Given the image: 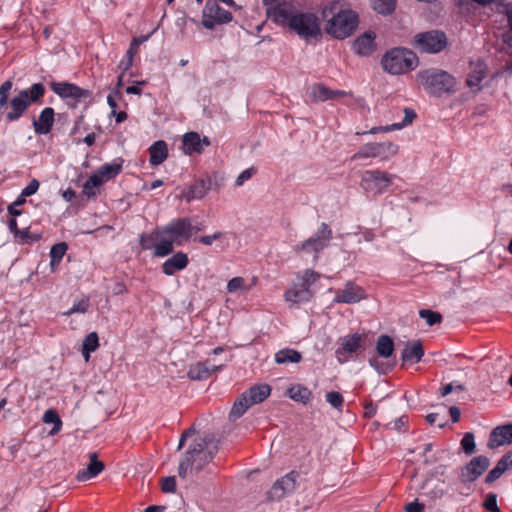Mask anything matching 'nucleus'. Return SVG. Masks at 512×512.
Masks as SVG:
<instances>
[{
	"label": "nucleus",
	"instance_id": "f257e3e1",
	"mask_svg": "<svg viewBox=\"0 0 512 512\" xmlns=\"http://www.w3.org/2000/svg\"><path fill=\"white\" fill-rule=\"evenodd\" d=\"M12 85V81L7 80L0 86V119L4 118L7 122L20 118L24 111L32 103L42 98L45 93L44 85L42 83H35L30 88L19 91L8 105L9 92Z\"/></svg>",
	"mask_w": 512,
	"mask_h": 512
},
{
	"label": "nucleus",
	"instance_id": "f03ea898",
	"mask_svg": "<svg viewBox=\"0 0 512 512\" xmlns=\"http://www.w3.org/2000/svg\"><path fill=\"white\" fill-rule=\"evenodd\" d=\"M327 23L325 31L336 39L349 37L358 25V15L349 9H341L339 3L333 2L323 10Z\"/></svg>",
	"mask_w": 512,
	"mask_h": 512
},
{
	"label": "nucleus",
	"instance_id": "7ed1b4c3",
	"mask_svg": "<svg viewBox=\"0 0 512 512\" xmlns=\"http://www.w3.org/2000/svg\"><path fill=\"white\" fill-rule=\"evenodd\" d=\"M194 227L189 218L173 220L159 229L161 243H158L153 252L156 257H165L173 252L174 243L181 245L193 235Z\"/></svg>",
	"mask_w": 512,
	"mask_h": 512
},
{
	"label": "nucleus",
	"instance_id": "20e7f679",
	"mask_svg": "<svg viewBox=\"0 0 512 512\" xmlns=\"http://www.w3.org/2000/svg\"><path fill=\"white\" fill-rule=\"evenodd\" d=\"M217 448V444L212 438L205 437L194 440L184 459L179 463V476L186 478L189 469L196 472L202 470L212 460Z\"/></svg>",
	"mask_w": 512,
	"mask_h": 512
},
{
	"label": "nucleus",
	"instance_id": "39448f33",
	"mask_svg": "<svg viewBox=\"0 0 512 512\" xmlns=\"http://www.w3.org/2000/svg\"><path fill=\"white\" fill-rule=\"evenodd\" d=\"M417 82L427 93L437 97L445 93H453L456 86V80L451 74L436 68L419 71Z\"/></svg>",
	"mask_w": 512,
	"mask_h": 512
},
{
	"label": "nucleus",
	"instance_id": "423d86ee",
	"mask_svg": "<svg viewBox=\"0 0 512 512\" xmlns=\"http://www.w3.org/2000/svg\"><path fill=\"white\" fill-rule=\"evenodd\" d=\"M383 69L393 75L405 74L418 65V57L414 52L405 48H394L382 58Z\"/></svg>",
	"mask_w": 512,
	"mask_h": 512
},
{
	"label": "nucleus",
	"instance_id": "0eeeda50",
	"mask_svg": "<svg viewBox=\"0 0 512 512\" xmlns=\"http://www.w3.org/2000/svg\"><path fill=\"white\" fill-rule=\"evenodd\" d=\"M320 278V274L312 269H306L296 276V281L284 293V298L291 304L308 302L313 297L311 286Z\"/></svg>",
	"mask_w": 512,
	"mask_h": 512
},
{
	"label": "nucleus",
	"instance_id": "6e6552de",
	"mask_svg": "<svg viewBox=\"0 0 512 512\" xmlns=\"http://www.w3.org/2000/svg\"><path fill=\"white\" fill-rule=\"evenodd\" d=\"M331 239V228L326 223H322L314 236L297 244L293 249L295 252L312 253L314 260H317L318 254L329 245Z\"/></svg>",
	"mask_w": 512,
	"mask_h": 512
},
{
	"label": "nucleus",
	"instance_id": "1a4fd4ad",
	"mask_svg": "<svg viewBox=\"0 0 512 512\" xmlns=\"http://www.w3.org/2000/svg\"><path fill=\"white\" fill-rule=\"evenodd\" d=\"M399 151V146L392 142H373L362 146L353 156L352 160L379 158L387 161Z\"/></svg>",
	"mask_w": 512,
	"mask_h": 512
},
{
	"label": "nucleus",
	"instance_id": "9d476101",
	"mask_svg": "<svg viewBox=\"0 0 512 512\" xmlns=\"http://www.w3.org/2000/svg\"><path fill=\"white\" fill-rule=\"evenodd\" d=\"M289 28L305 39L317 37L321 33L318 18L312 13L294 14L290 19Z\"/></svg>",
	"mask_w": 512,
	"mask_h": 512
},
{
	"label": "nucleus",
	"instance_id": "9b49d317",
	"mask_svg": "<svg viewBox=\"0 0 512 512\" xmlns=\"http://www.w3.org/2000/svg\"><path fill=\"white\" fill-rule=\"evenodd\" d=\"M446 46V35L437 30L418 33L414 37V47L422 53H439Z\"/></svg>",
	"mask_w": 512,
	"mask_h": 512
},
{
	"label": "nucleus",
	"instance_id": "f8f14e48",
	"mask_svg": "<svg viewBox=\"0 0 512 512\" xmlns=\"http://www.w3.org/2000/svg\"><path fill=\"white\" fill-rule=\"evenodd\" d=\"M394 176L379 169L367 170L362 174L361 186L374 194L383 193L393 182Z\"/></svg>",
	"mask_w": 512,
	"mask_h": 512
},
{
	"label": "nucleus",
	"instance_id": "ddd939ff",
	"mask_svg": "<svg viewBox=\"0 0 512 512\" xmlns=\"http://www.w3.org/2000/svg\"><path fill=\"white\" fill-rule=\"evenodd\" d=\"M232 20V14L221 8L217 0H207L202 12V24L207 29L225 24Z\"/></svg>",
	"mask_w": 512,
	"mask_h": 512
},
{
	"label": "nucleus",
	"instance_id": "4468645a",
	"mask_svg": "<svg viewBox=\"0 0 512 512\" xmlns=\"http://www.w3.org/2000/svg\"><path fill=\"white\" fill-rule=\"evenodd\" d=\"M51 89L62 98H71L77 101L88 99L92 95L90 90L82 89L68 82H53L51 83Z\"/></svg>",
	"mask_w": 512,
	"mask_h": 512
},
{
	"label": "nucleus",
	"instance_id": "2eb2a0df",
	"mask_svg": "<svg viewBox=\"0 0 512 512\" xmlns=\"http://www.w3.org/2000/svg\"><path fill=\"white\" fill-rule=\"evenodd\" d=\"M490 460L486 456L474 457L462 470L461 481L473 482L489 467Z\"/></svg>",
	"mask_w": 512,
	"mask_h": 512
},
{
	"label": "nucleus",
	"instance_id": "dca6fc26",
	"mask_svg": "<svg viewBox=\"0 0 512 512\" xmlns=\"http://www.w3.org/2000/svg\"><path fill=\"white\" fill-rule=\"evenodd\" d=\"M367 298L365 290L354 284L353 282H347L343 289L336 292L334 302L354 304Z\"/></svg>",
	"mask_w": 512,
	"mask_h": 512
},
{
	"label": "nucleus",
	"instance_id": "f3484780",
	"mask_svg": "<svg viewBox=\"0 0 512 512\" xmlns=\"http://www.w3.org/2000/svg\"><path fill=\"white\" fill-rule=\"evenodd\" d=\"M470 70L467 74L466 85L473 92H478L482 89L481 82L485 79L487 75V66L481 61H471L470 62Z\"/></svg>",
	"mask_w": 512,
	"mask_h": 512
},
{
	"label": "nucleus",
	"instance_id": "a211bd4d",
	"mask_svg": "<svg viewBox=\"0 0 512 512\" xmlns=\"http://www.w3.org/2000/svg\"><path fill=\"white\" fill-rule=\"evenodd\" d=\"M296 488V476L294 473H289L282 477L272 486L268 492L270 500H280L287 494L292 493Z\"/></svg>",
	"mask_w": 512,
	"mask_h": 512
},
{
	"label": "nucleus",
	"instance_id": "6ab92c4d",
	"mask_svg": "<svg viewBox=\"0 0 512 512\" xmlns=\"http://www.w3.org/2000/svg\"><path fill=\"white\" fill-rule=\"evenodd\" d=\"M210 188V178L207 177L205 179H199L195 181L193 184L183 189L180 198L185 199L187 202H190L194 199H201L207 194Z\"/></svg>",
	"mask_w": 512,
	"mask_h": 512
},
{
	"label": "nucleus",
	"instance_id": "aec40b11",
	"mask_svg": "<svg viewBox=\"0 0 512 512\" xmlns=\"http://www.w3.org/2000/svg\"><path fill=\"white\" fill-rule=\"evenodd\" d=\"M210 141L207 137L200 138L197 132H188L183 136V152L186 155L201 153L204 146H209Z\"/></svg>",
	"mask_w": 512,
	"mask_h": 512
},
{
	"label": "nucleus",
	"instance_id": "412c9836",
	"mask_svg": "<svg viewBox=\"0 0 512 512\" xmlns=\"http://www.w3.org/2000/svg\"><path fill=\"white\" fill-rule=\"evenodd\" d=\"M512 443V424L498 426L494 428L490 434L488 447L490 449L497 448L502 445Z\"/></svg>",
	"mask_w": 512,
	"mask_h": 512
},
{
	"label": "nucleus",
	"instance_id": "4be33fe9",
	"mask_svg": "<svg viewBox=\"0 0 512 512\" xmlns=\"http://www.w3.org/2000/svg\"><path fill=\"white\" fill-rule=\"evenodd\" d=\"M89 464L83 470L77 472L76 479L80 482L88 481L98 476L104 470V463L98 459V455L94 453L89 454Z\"/></svg>",
	"mask_w": 512,
	"mask_h": 512
},
{
	"label": "nucleus",
	"instance_id": "5701e85b",
	"mask_svg": "<svg viewBox=\"0 0 512 512\" xmlns=\"http://www.w3.org/2000/svg\"><path fill=\"white\" fill-rule=\"evenodd\" d=\"M375 38L374 32H365L360 35L353 43L354 52L360 56L372 54L376 49Z\"/></svg>",
	"mask_w": 512,
	"mask_h": 512
},
{
	"label": "nucleus",
	"instance_id": "b1692460",
	"mask_svg": "<svg viewBox=\"0 0 512 512\" xmlns=\"http://www.w3.org/2000/svg\"><path fill=\"white\" fill-rule=\"evenodd\" d=\"M188 263L189 259L187 254L183 252H177L162 264V272L165 275L171 276L175 272L185 269Z\"/></svg>",
	"mask_w": 512,
	"mask_h": 512
},
{
	"label": "nucleus",
	"instance_id": "393cba45",
	"mask_svg": "<svg viewBox=\"0 0 512 512\" xmlns=\"http://www.w3.org/2000/svg\"><path fill=\"white\" fill-rule=\"evenodd\" d=\"M415 118H416L415 111L410 108H405L404 109V119L402 122L394 123V124L387 125V126L373 127L368 132H362L361 134H366V133L377 134V133H386V132H390L393 130H400V129L404 128L405 126L410 125Z\"/></svg>",
	"mask_w": 512,
	"mask_h": 512
},
{
	"label": "nucleus",
	"instance_id": "a878e982",
	"mask_svg": "<svg viewBox=\"0 0 512 512\" xmlns=\"http://www.w3.org/2000/svg\"><path fill=\"white\" fill-rule=\"evenodd\" d=\"M422 490V494L428 497L432 502L441 499L446 493L444 481L435 479L426 480L422 486Z\"/></svg>",
	"mask_w": 512,
	"mask_h": 512
},
{
	"label": "nucleus",
	"instance_id": "bb28decb",
	"mask_svg": "<svg viewBox=\"0 0 512 512\" xmlns=\"http://www.w3.org/2000/svg\"><path fill=\"white\" fill-rule=\"evenodd\" d=\"M424 355L423 345L419 340L407 342L402 352V361L418 363Z\"/></svg>",
	"mask_w": 512,
	"mask_h": 512
},
{
	"label": "nucleus",
	"instance_id": "cd10ccee",
	"mask_svg": "<svg viewBox=\"0 0 512 512\" xmlns=\"http://www.w3.org/2000/svg\"><path fill=\"white\" fill-rule=\"evenodd\" d=\"M54 123V110L46 107L42 110L37 120L33 122L34 129L39 134H47Z\"/></svg>",
	"mask_w": 512,
	"mask_h": 512
},
{
	"label": "nucleus",
	"instance_id": "c85d7f7f",
	"mask_svg": "<svg viewBox=\"0 0 512 512\" xmlns=\"http://www.w3.org/2000/svg\"><path fill=\"white\" fill-rule=\"evenodd\" d=\"M257 278L251 277L250 279H245L243 277L237 276L230 279L227 283L226 290L229 294H235L237 292H248L257 284Z\"/></svg>",
	"mask_w": 512,
	"mask_h": 512
},
{
	"label": "nucleus",
	"instance_id": "c756f323",
	"mask_svg": "<svg viewBox=\"0 0 512 512\" xmlns=\"http://www.w3.org/2000/svg\"><path fill=\"white\" fill-rule=\"evenodd\" d=\"M311 97L314 101L324 102L345 95L344 91L331 90L322 84H315L311 87Z\"/></svg>",
	"mask_w": 512,
	"mask_h": 512
},
{
	"label": "nucleus",
	"instance_id": "7c9ffc66",
	"mask_svg": "<svg viewBox=\"0 0 512 512\" xmlns=\"http://www.w3.org/2000/svg\"><path fill=\"white\" fill-rule=\"evenodd\" d=\"M221 368L222 365L210 367L207 362H197L190 366L188 377L192 380H204L207 379L212 372L220 370Z\"/></svg>",
	"mask_w": 512,
	"mask_h": 512
},
{
	"label": "nucleus",
	"instance_id": "2f4dec72",
	"mask_svg": "<svg viewBox=\"0 0 512 512\" xmlns=\"http://www.w3.org/2000/svg\"><path fill=\"white\" fill-rule=\"evenodd\" d=\"M267 15L268 18L271 19L276 24L282 25V26H288L290 23V19L294 14L287 9L284 5H277L273 6L271 8H267Z\"/></svg>",
	"mask_w": 512,
	"mask_h": 512
},
{
	"label": "nucleus",
	"instance_id": "473e14b6",
	"mask_svg": "<svg viewBox=\"0 0 512 512\" xmlns=\"http://www.w3.org/2000/svg\"><path fill=\"white\" fill-rule=\"evenodd\" d=\"M364 337L361 334L347 335L340 339L341 348L337 350V356L341 360V356L346 353H354L361 346Z\"/></svg>",
	"mask_w": 512,
	"mask_h": 512
},
{
	"label": "nucleus",
	"instance_id": "72a5a7b5",
	"mask_svg": "<svg viewBox=\"0 0 512 512\" xmlns=\"http://www.w3.org/2000/svg\"><path fill=\"white\" fill-rule=\"evenodd\" d=\"M149 163L152 166H158L162 164L168 157L167 144L163 140L156 141L149 148Z\"/></svg>",
	"mask_w": 512,
	"mask_h": 512
},
{
	"label": "nucleus",
	"instance_id": "f704fd0d",
	"mask_svg": "<svg viewBox=\"0 0 512 512\" xmlns=\"http://www.w3.org/2000/svg\"><path fill=\"white\" fill-rule=\"evenodd\" d=\"M271 393V387L268 384L255 385L249 388L244 394L249 399V403L252 405L263 402L269 397Z\"/></svg>",
	"mask_w": 512,
	"mask_h": 512
},
{
	"label": "nucleus",
	"instance_id": "c9c22d12",
	"mask_svg": "<svg viewBox=\"0 0 512 512\" xmlns=\"http://www.w3.org/2000/svg\"><path fill=\"white\" fill-rule=\"evenodd\" d=\"M287 395L294 401L307 404L312 398V392L301 384L292 385L287 390Z\"/></svg>",
	"mask_w": 512,
	"mask_h": 512
},
{
	"label": "nucleus",
	"instance_id": "e433bc0d",
	"mask_svg": "<svg viewBox=\"0 0 512 512\" xmlns=\"http://www.w3.org/2000/svg\"><path fill=\"white\" fill-rule=\"evenodd\" d=\"M121 170V163H107L102 165L94 174L102 181V183H105L120 174Z\"/></svg>",
	"mask_w": 512,
	"mask_h": 512
},
{
	"label": "nucleus",
	"instance_id": "4c0bfd02",
	"mask_svg": "<svg viewBox=\"0 0 512 512\" xmlns=\"http://www.w3.org/2000/svg\"><path fill=\"white\" fill-rule=\"evenodd\" d=\"M301 360V353L291 348L281 349L275 354V362L278 364L299 363Z\"/></svg>",
	"mask_w": 512,
	"mask_h": 512
},
{
	"label": "nucleus",
	"instance_id": "58836bf2",
	"mask_svg": "<svg viewBox=\"0 0 512 512\" xmlns=\"http://www.w3.org/2000/svg\"><path fill=\"white\" fill-rule=\"evenodd\" d=\"M376 350L379 356L388 358L393 354L394 342L388 335H381L377 339Z\"/></svg>",
	"mask_w": 512,
	"mask_h": 512
},
{
	"label": "nucleus",
	"instance_id": "ea45409f",
	"mask_svg": "<svg viewBox=\"0 0 512 512\" xmlns=\"http://www.w3.org/2000/svg\"><path fill=\"white\" fill-rule=\"evenodd\" d=\"M43 422L45 424H53V428L49 431L50 436H54L62 429V420L54 409H48L43 415Z\"/></svg>",
	"mask_w": 512,
	"mask_h": 512
},
{
	"label": "nucleus",
	"instance_id": "a19ab883",
	"mask_svg": "<svg viewBox=\"0 0 512 512\" xmlns=\"http://www.w3.org/2000/svg\"><path fill=\"white\" fill-rule=\"evenodd\" d=\"M252 404L249 403V399L247 398V396L243 393L234 403L231 411H230V414H229V417L231 419H237L239 418L240 416H242L246 410L251 407Z\"/></svg>",
	"mask_w": 512,
	"mask_h": 512
},
{
	"label": "nucleus",
	"instance_id": "79ce46f5",
	"mask_svg": "<svg viewBox=\"0 0 512 512\" xmlns=\"http://www.w3.org/2000/svg\"><path fill=\"white\" fill-rule=\"evenodd\" d=\"M99 347V338L96 332L89 333L83 340L82 352L86 361L90 357V353Z\"/></svg>",
	"mask_w": 512,
	"mask_h": 512
},
{
	"label": "nucleus",
	"instance_id": "37998d69",
	"mask_svg": "<svg viewBox=\"0 0 512 512\" xmlns=\"http://www.w3.org/2000/svg\"><path fill=\"white\" fill-rule=\"evenodd\" d=\"M158 243H161V238L159 237V229L151 232L145 233L140 236V245L143 250L154 249Z\"/></svg>",
	"mask_w": 512,
	"mask_h": 512
},
{
	"label": "nucleus",
	"instance_id": "c03bdc74",
	"mask_svg": "<svg viewBox=\"0 0 512 512\" xmlns=\"http://www.w3.org/2000/svg\"><path fill=\"white\" fill-rule=\"evenodd\" d=\"M67 248L68 246L65 242H60L52 246L50 250V265L52 268L59 265L67 251Z\"/></svg>",
	"mask_w": 512,
	"mask_h": 512
},
{
	"label": "nucleus",
	"instance_id": "a18cd8bd",
	"mask_svg": "<svg viewBox=\"0 0 512 512\" xmlns=\"http://www.w3.org/2000/svg\"><path fill=\"white\" fill-rule=\"evenodd\" d=\"M396 0H372L373 9L382 15H388L395 9Z\"/></svg>",
	"mask_w": 512,
	"mask_h": 512
},
{
	"label": "nucleus",
	"instance_id": "49530a36",
	"mask_svg": "<svg viewBox=\"0 0 512 512\" xmlns=\"http://www.w3.org/2000/svg\"><path fill=\"white\" fill-rule=\"evenodd\" d=\"M102 184V181L95 174H93L84 183L83 193L88 197L95 196L97 188Z\"/></svg>",
	"mask_w": 512,
	"mask_h": 512
},
{
	"label": "nucleus",
	"instance_id": "de8ad7c7",
	"mask_svg": "<svg viewBox=\"0 0 512 512\" xmlns=\"http://www.w3.org/2000/svg\"><path fill=\"white\" fill-rule=\"evenodd\" d=\"M419 316L424 319L428 326L439 324L442 321V316L439 312L429 309H422L419 311Z\"/></svg>",
	"mask_w": 512,
	"mask_h": 512
},
{
	"label": "nucleus",
	"instance_id": "09e8293b",
	"mask_svg": "<svg viewBox=\"0 0 512 512\" xmlns=\"http://www.w3.org/2000/svg\"><path fill=\"white\" fill-rule=\"evenodd\" d=\"M326 401L339 412L343 409L344 399L343 396L336 391H331L326 394Z\"/></svg>",
	"mask_w": 512,
	"mask_h": 512
},
{
	"label": "nucleus",
	"instance_id": "8fccbe9b",
	"mask_svg": "<svg viewBox=\"0 0 512 512\" xmlns=\"http://www.w3.org/2000/svg\"><path fill=\"white\" fill-rule=\"evenodd\" d=\"M16 240L21 244H30L40 239V235L31 234L27 229L20 230L15 236Z\"/></svg>",
	"mask_w": 512,
	"mask_h": 512
},
{
	"label": "nucleus",
	"instance_id": "3c124183",
	"mask_svg": "<svg viewBox=\"0 0 512 512\" xmlns=\"http://www.w3.org/2000/svg\"><path fill=\"white\" fill-rule=\"evenodd\" d=\"M461 446L467 455H471L475 451L474 435L470 432L466 433L461 440Z\"/></svg>",
	"mask_w": 512,
	"mask_h": 512
},
{
	"label": "nucleus",
	"instance_id": "603ef678",
	"mask_svg": "<svg viewBox=\"0 0 512 512\" xmlns=\"http://www.w3.org/2000/svg\"><path fill=\"white\" fill-rule=\"evenodd\" d=\"M89 307V300L87 298H82L78 302L74 303L72 308L65 312V315H71L74 313H85Z\"/></svg>",
	"mask_w": 512,
	"mask_h": 512
},
{
	"label": "nucleus",
	"instance_id": "864d4df0",
	"mask_svg": "<svg viewBox=\"0 0 512 512\" xmlns=\"http://www.w3.org/2000/svg\"><path fill=\"white\" fill-rule=\"evenodd\" d=\"M483 506L488 511L501 512L500 508L497 505V495L494 493H489L486 495Z\"/></svg>",
	"mask_w": 512,
	"mask_h": 512
},
{
	"label": "nucleus",
	"instance_id": "5fc2aeb1",
	"mask_svg": "<svg viewBox=\"0 0 512 512\" xmlns=\"http://www.w3.org/2000/svg\"><path fill=\"white\" fill-rule=\"evenodd\" d=\"M161 490L164 493H174L176 490V479L174 476H168L161 479Z\"/></svg>",
	"mask_w": 512,
	"mask_h": 512
},
{
	"label": "nucleus",
	"instance_id": "6e6d98bb",
	"mask_svg": "<svg viewBox=\"0 0 512 512\" xmlns=\"http://www.w3.org/2000/svg\"><path fill=\"white\" fill-rule=\"evenodd\" d=\"M256 169L254 167H250L244 170L235 181L236 186H242L246 181L252 178L254 174H256Z\"/></svg>",
	"mask_w": 512,
	"mask_h": 512
},
{
	"label": "nucleus",
	"instance_id": "4d7b16f0",
	"mask_svg": "<svg viewBox=\"0 0 512 512\" xmlns=\"http://www.w3.org/2000/svg\"><path fill=\"white\" fill-rule=\"evenodd\" d=\"M500 471L505 473L508 469L512 468V453L505 454L496 464Z\"/></svg>",
	"mask_w": 512,
	"mask_h": 512
},
{
	"label": "nucleus",
	"instance_id": "13d9d810",
	"mask_svg": "<svg viewBox=\"0 0 512 512\" xmlns=\"http://www.w3.org/2000/svg\"><path fill=\"white\" fill-rule=\"evenodd\" d=\"M39 188V182L36 179H33L29 182V184L22 190V196H31L37 192Z\"/></svg>",
	"mask_w": 512,
	"mask_h": 512
},
{
	"label": "nucleus",
	"instance_id": "bf43d9fd",
	"mask_svg": "<svg viewBox=\"0 0 512 512\" xmlns=\"http://www.w3.org/2000/svg\"><path fill=\"white\" fill-rule=\"evenodd\" d=\"M223 237V233L222 232H215L214 234L212 235H206V236H201L199 238V242L204 244V245H211L214 241L216 240H219Z\"/></svg>",
	"mask_w": 512,
	"mask_h": 512
},
{
	"label": "nucleus",
	"instance_id": "052dcab7",
	"mask_svg": "<svg viewBox=\"0 0 512 512\" xmlns=\"http://www.w3.org/2000/svg\"><path fill=\"white\" fill-rule=\"evenodd\" d=\"M504 473L500 471L499 467H494L486 476L485 482L490 484L499 479Z\"/></svg>",
	"mask_w": 512,
	"mask_h": 512
},
{
	"label": "nucleus",
	"instance_id": "680f3d73",
	"mask_svg": "<svg viewBox=\"0 0 512 512\" xmlns=\"http://www.w3.org/2000/svg\"><path fill=\"white\" fill-rule=\"evenodd\" d=\"M504 473L500 471L499 467H494L486 476L485 482L490 484L499 479Z\"/></svg>",
	"mask_w": 512,
	"mask_h": 512
},
{
	"label": "nucleus",
	"instance_id": "e2e57ef3",
	"mask_svg": "<svg viewBox=\"0 0 512 512\" xmlns=\"http://www.w3.org/2000/svg\"><path fill=\"white\" fill-rule=\"evenodd\" d=\"M504 473L500 471L499 467H494L486 476L485 482L490 484L499 479Z\"/></svg>",
	"mask_w": 512,
	"mask_h": 512
},
{
	"label": "nucleus",
	"instance_id": "0e129e2a",
	"mask_svg": "<svg viewBox=\"0 0 512 512\" xmlns=\"http://www.w3.org/2000/svg\"><path fill=\"white\" fill-rule=\"evenodd\" d=\"M404 510H405V512H423L424 505L421 503H418L417 501H414V502L408 503L404 507Z\"/></svg>",
	"mask_w": 512,
	"mask_h": 512
},
{
	"label": "nucleus",
	"instance_id": "69168bd1",
	"mask_svg": "<svg viewBox=\"0 0 512 512\" xmlns=\"http://www.w3.org/2000/svg\"><path fill=\"white\" fill-rule=\"evenodd\" d=\"M144 84H145V81H138V82H136V85L128 86L126 88V93L140 95L141 88L139 87V85H144Z\"/></svg>",
	"mask_w": 512,
	"mask_h": 512
},
{
	"label": "nucleus",
	"instance_id": "338daca9",
	"mask_svg": "<svg viewBox=\"0 0 512 512\" xmlns=\"http://www.w3.org/2000/svg\"><path fill=\"white\" fill-rule=\"evenodd\" d=\"M431 450H432V444L431 443L425 444V446H424V463L425 464H431L436 461V458L427 456V453L430 452Z\"/></svg>",
	"mask_w": 512,
	"mask_h": 512
},
{
	"label": "nucleus",
	"instance_id": "774afa93",
	"mask_svg": "<svg viewBox=\"0 0 512 512\" xmlns=\"http://www.w3.org/2000/svg\"><path fill=\"white\" fill-rule=\"evenodd\" d=\"M364 408V417L371 418L376 414V407L371 402L367 403Z\"/></svg>",
	"mask_w": 512,
	"mask_h": 512
}]
</instances>
